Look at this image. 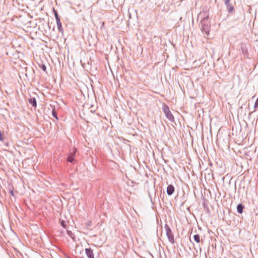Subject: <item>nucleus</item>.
Masks as SVG:
<instances>
[{
  "instance_id": "12",
  "label": "nucleus",
  "mask_w": 258,
  "mask_h": 258,
  "mask_svg": "<svg viewBox=\"0 0 258 258\" xmlns=\"http://www.w3.org/2000/svg\"><path fill=\"white\" fill-rule=\"evenodd\" d=\"M40 68L42 69L43 71H46V67L44 64H42L41 66H40Z\"/></svg>"
},
{
  "instance_id": "10",
  "label": "nucleus",
  "mask_w": 258,
  "mask_h": 258,
  "mask_svg": "<svg viewBox=\"0 0 258 258\" xmlns=\"http://www.w3.org/2000/svg\"><path fill=\"white\" fill-rule=\"evenodd\" d=\"M52 115H53V117H54L56 119H58L57 115H56V112L55 111V109L54 108L52 110Z\"/></svg>"
},
{
  "instance_id": "15",
  "label": "nucleus",
  "mask_w": 258,
  "mask_h": 258,
  "mask_svg": "<svg viewBox=\"0 0 258 258\" xmlns=\"http://www.w3.org/2000/svg\"><path fill=\"white\" fill-rule=\"evenodd\" d=\"M258 106V98L256 99L255 104H254V107H256Z\"/></svg>"
},
{
  "instance_id": "13",
  "label": "nucleus",
  "mask_w": 258,
  "mask_h": 258,
  "mask_svg": "<svg viewBox=\"0 0 258 258\" xmlns=\"http://www.w3.org/2000/svg\"><path fill=\"white\" fill-rule=\"evenodd\" d=\"M224 1L227 6L230 5V0H224Z\"/></svg>"
},
{
  "instance_id": "9",
  "label": "nucleus",
  "mask_w": 258,
  "mask_h": 258,
  "mask_svg": "<svg viewBox=\"0 0 258 258\" xmlns=\"http://www.w3.org/2000/svg\"><path fill=\"white\" fill-rule=\"evenodd\" d=\"M194 240L197 242L199 243L200 242V237L199 235L196 234L194 236Z\"/></svg>"
},
{
  "instance_id": "3",
  "label": "nucleus",
  "mask_w": 258,
  "mask_h": 258,
  "mask_svg": "<svg viewBox=\"0 0 258 258\" xmlns=\"http://www.w3.org/2000/svg\"><path fill=\"white\" fill-rule=\"evenodd\" d=\"M174 191V187L172 185H169L167 187V193L168 195H171Z\"/></svg>"
},
{
  "instance_id": "14",
  "label": "nucleus",
  "mask_w": 258,
  "mask_h": 258,
  "mask_svg": "<svg viewBox=\"0 0 258 258\" xmlns=\"http://www.w3.org/2000/svg\"><path fill=\"white\" fill-rule=\"evenodd\" d=\"M227 6L229 7V11H232L233 10V8L230 5Z\"/></svg>"
},
{
  "instance_id": "16",
  "label": "nucleus",
  "mask_w": 258,
  "mask_h": 258,
  "mask_svg": "<svg viewBox=\"0 0 258 258\" xmlns=\"http://www.w3.org/2000/svg\"><path fill=\"white\" fill-rule=\"evenodd\" d=\"M61 225H62L63 227H66V226H65V225H64V222H63V221H62V222H61Z\"/></svg>"
},
{
  "instance_id": "1",
  "label": "nucleus",
  "mask_w": 258,
  "mask_h": 258,
  "mask_svg": "<svg viewBox=\"0 0 258 258\" xmlns=\"http://www.w3.org/2000/svg\"><path fill=\"white\" fill-rule=\"evenodd\" d=\"M163 111L165 113L166 117L170 120H172L174 118L173 115L171 113L169 107L165 105L163 108Z\"/></svg>"
},
{
  "instance_id": "4",
  "label": "nucleus",
  "mask_w": 258,
  "mask_h": 258,
  "mask_svg": "<svg viewBox=\"0 0 258 258\" xmlns=\"http://www.w3.org/2000/svg\"><path fill=\"white\" fill-rule=\"evenodd\" d=\"M86 253L89 258H94V254L91 248H86Z\"/></svg>"
},
{
  "instance_id": "7",
  "label": "nucleus",
  "mask_w": 258,
  "mask_h": 258,
  "mask_svg": "<svg viewBox=\"0 0 258 258\" xmlns=\"http://www.w3.org/2000/svg\"><path fill=\"white\" fill-rule=\"evenodd\" d=\"M29 101V103L32 104L34 107H36V100L35 98H31Z\"/></svg>"
},
{
  "instance_id": "5",
  "label": "nucleus",
  "mask_w": 258,
  "mask_h": 258,
  "mask_svg": "<svg viewBox=\"0 0 258 258\" xmlns=\"http://www.w3.org/2000/svg\"><path fill=\"white\" fill-rule=\"evenodd\" d=\"M202 30L205 32V33L208 35L210 32V25L209 24H204L202 27Z\"/></svg>"
},
{
  "instance_id": "6",
  "label": "nucleus",
  "mask_w": 258,
  "mask_h": 258,
  "mask_svg": "<svg viewBox=\"0 0 258 258\" xmlns=\"http://www.w3.org/2000/svg\"><path fill=\"white\" fill-rule=\"evenodd\" d=\"M56 23H57V26L59 31L62 33L63 29L62 28V25H61V23L60 22V20L59 19V20H56Z\"/></svg>"
},
{
  "instance_id": "17",
  "label": "nucleus",
  "mask_w": 258,
  "mask_h": 258,
  "mask_svg": "<svg viewBox=\"0 0 258 258\" xmlns=\"http://www.w3.org/2000/svg\"><path fill=\"white\" fill-rule=\"evenodd\" d=\"M205 19H204L203 21H202V24H203L204 22H205Z\"/></svg>"
},
{
  "instance_id": "8",
  "label": "nucleus",
  "mask_w": 258,
  "mask_h": 258,
  "mask_svg": "<svg viewBox=\"0 0 258 258\" xmlns=\"http://www.w3.org/2000/svg\"><path fill=\"white\" fill-rule=\"evenodd\" d=\"M243 208L244 207L242 205H241V204L238 205L237 206V210L238 212L240 214L242 213V211H243Z\"/></svg>"
},
{
  "instance_id": "11",
  "label": "nucleus",
  "mask_w": 258,
  "mask_h": 258,
  "mask_svg": "<svg viewBox=\"0 0 258 258\" xmlns=\"http://www.w3.org/2000/svg\"><path fill=\"white\" fill-rule=\"evenodd\" d=\"M53 10L54 12V15H55L56 20H59L60 19L58 17V14H57L56 11L54 9H53Z\"/></svg>"
},
{
  "instance_id": "2",
  "label": "nucleus",
  "mask_w": 258,
  "mask_h": 258,
  "mask_svg": "<svg viewBox=\"0 0 258 258\" xmlns=\"http://www.w3.org/2000/svg\"><path fill=\"white\" fill-rule=\"evenodd\" d=\"M76 151H77L76 149L74 148L73 153L71 154H69L68 155V157L67 158V161L68 162H72L74 160Z\"/></svg>"
}]
</instances>
